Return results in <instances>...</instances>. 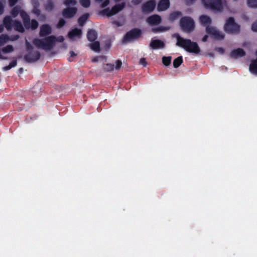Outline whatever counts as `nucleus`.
<instances>
[{
  "instance_id": "1",
  "label": "nucleus",
  "mask_w": 257,
  "mask_h": 257,
  "mask_svg": "<svg viewBox=\"0 0 257 257\" xmlns=\"http://www.w3.org/2000/svg\"><path fill=\"white\" fill-rule=\"evenodd\" d=\"M172 36L176 39V46L183 48L189 53L197 54L200 52V48L196 42H192L190 39H185L181 37L178 33L174 34Z\"/></svg>"
},
{
  "instance_id": "2",
  "label": "nucleus",
  "mask_w": 257,
  "mask_h": 257,
  "mask_svg": "<svg viewBox=\"0 0 257 257\" xmlns=\"http://www.w3.org/2000/svg\"><path fill=\"white\" fill-rule=\"evenodd\" d=\"M64 41V38L62 36L56 38L55 36L51 35L46 37L44 39H34L33 41V43L39 49L50 50L52 49L56 41L63 42Z\"/></svg>"
},
{
  "instance_id": "3",
  "label": "nucleus",
  "mask_w": 257,
  "mask_h": 257,
  "mask_svg": "<svg viewBox=\"0 0 257 257\" xmlns=\"http://www.w3.org/2000/svg\"><path fill=\"white\" fill-rule=\"evenodd\" d=\"M224 30L227 34H237L240 32V26L235 23L233 17H229L224 24Z\"/></svg>"
},
{
  "instance_id": "4",
  "label": "nucleus",
  "mask_w": 257,
  "mask_h": 257,
  "mask_svg": "<svg viewBox=\"0 0 257 257\" xmlns=\"http://www.w3.org/2000/svg\"><path fill=\"white\" fill-rule=\"evenodd\" d=\"M19 14L23 20L25 27H29L30 17L25 11L21 9V7L20 6H17L14 7L11 12V14L13 18L17 17Z\"/></svg>"
},
{
  "instance_id": "5",
  "label": "nucleus",
  "mask_w": 257,
  "mask_h": 257,
  "mask_svg": "<svg viewBox=\"0 0 257 257\" xmlns=\"http://www.w3.org/2000/svg\"><path fill=\"white\" fill-rule=\"evenodd\" d=\"M180 26L181 30L184 32L190 33L195 29L194 21L189 17H182L180 20Z\"/></svg>"
},
{
  "instance_id": "6",
  "label": "nucleus",
  "mask_w": 257,
  "mask_h": 257,
  "mask_svg": "<svg viewBox=\"0 0 257 257\" xmlns=\"http://www.w3.org/2000/svg\"><path fill=\"white\" fill-rule=\"evenodd\" d=\"M202 3L207 9L218 12L223 11L222 0H202Z\"/></svg>"
},
{
  "instance_id": "7",
  "label": "nucleus",
  "mask_w": 257,
  "mask_h": 257,
  "mask_svg": "<svg viewBox=\"0 0 257 257\" xmlns=\"http://www.w3.org/2000/svg\"><path fill=\"white\" fill-rule=\"evenodd\" d=\"M125 7V3L122 2L120 4H116L111 9L108 8L102 10L100 14L102 15H106L107 17H110L122 10Z\"/></svg>"
},
{
  "instance_id": "8",
  "label": "nucleus",
  "mask_w": 257,
  "mask_h": 257,
  "mask_svg": "<svg viewBox=\"0 0 257 257\" xmlns=\"http://www.w3.org/2000/svg\"><path fill=\"white\" fill-rule=\"evenodd\" d=\"M142 32L139 28H134L127 32L123 38V42H127L137 40L141 37Z\"/></svg>"
},
{
  "instance_id": "9",
  "label": "nucleus",
  "mask_w": 257,
  "mask_h": 257,
  "mask_svg": "<svg viewBox=\"0 0 257 257\" xmlns=\"http://www.w3.org/2000/svg\"><path fill=\"white\" fill-rule=\"evenodd\" d=\"M64 9L62 11V15L64 18L70 19L73 18L77 14L78 9L75 7H69Z\"/></svg>"
},
{
  "instance_id": "10",
  "label": "nucleus",
  "mask_w": 257,
  "mask_h": 257,
  "mask_svg": "<svg viewBox=\"0 0 257 257\" xmlns=\"http://www.w3.org/2000/svg\"><path fill=\"white\" fill-rule=\"evenodd\" d=\"M206 32L208 34L213 36L214 39L217 40H222L224 38V35L214 27L207 26L206 28Z\"/></svg>"
},
{
  "instance_id": "11",
  "label": "nucleus",
  "mask_w": 257,
  "mask_h": 257,
  "mask_svg": "<svg viewBox=\"0 0 257 257\" xmlns=\"http://www.w3.org/2000/svg\"><path fill=\"white\" fill-rule=\"evenodd\" d=\"M156 6L155 0H149L144 3L142 6V11L145 14H148L153 12Z\"/></svg>"
},
{
  "instance_id": "12",
  "label": "nucleus",
  "mask_w": 257,
  "mask_h": 257,
  "mask_svg": "<svg viewBox=\"0 0 257 257\" xmlns=\"http://www.w3.org/2000/svg\"><path fill=\"white\" fill-rule=\"evenodd\" d=\"M41 54L39 51H30L24 56V59L28 63H34L40 59Z\"/></svg>"
},
{
  "instance_id": "13",
  "label": "nucleus",
  "mask_w": 257,
  "mask_h": 257,
  "mask_svg": "<svg viewBox=\"0 0 257 257\" xmlns=\"http://www.w3.org/2000/svg\"><path fill=\"white\" fill-rule=\"evenodd\" d=\"M52 32V28L48 24H44L40 27L39 35L44 37L50 35Z\"/></svg>"
},
{
  "instance_id": "14",
  "label": "nucleus",
  "mask_w": 257,
  "mask_h": 257,
  "mask_svg": "<svg viewBox=\"0 0 257 257\" xmlns=\"http://www.w3.org/2000/svg\"><path fill=\"white\" fill-rule=\"evenodd\" d=\"M165 44L164 42L160 40H152L150 44V47L154 50L164 48Z\"/></svg>"
},
{
  "instance_id": "15",
  "label": "nucleus",
  "mask_w": 257,
  "mask_h": 257,
  "mask_svg": "<svg viewBox=\"0 0 257 257\" xmlns=\"http://www.w3.org/2000/svg\"><path fill=\"white\" fill-rule=\"evenodd\" d=\"M161 18L158 15H153L147 19V23L150 25H157L161 22Z\"/></svg>"
},
{
  "instance_id": "16",
  "label": "nucleus",
  "mask_w": 257,
  "mask_h": 257,
  "mask_svg": "<svg viewBox=\"0 0 257 257\" xmlns=\"http://www.w3.org/2000/svg\"><path fill=\"white\" fill-rule=\"evenodd\" d=\"M245 55L244 51L241 48H237L232 50L229 56L230 58L233 59H236L237 58L242 57Z\"/></svg>"
},
{
  "instance_id": "17",
  "label": "nucleus",
  "mask_w": 257,
  "mask_h": 257,
  "mask_svg": "<svg viewBox=\"0 0 257 257\" xmlns=\"http://www.w3.org/2000/svg\"><path fill=\"white\" fill-rule=\"evenodd\" d=\"M169 0H160L157 6V10L159 12L165 11L170 7Z\"/></svg>"
},
{
  "instance_id": "18",
  "label": "nucleus",
  "mask_w": 257,
  "mask_h": 257,
  "mask_svg": "<svg viewBox=\"0 0 257 257\" xmlns=\"http://www.w3.org/2000/svg\"><path fill=\"white\" fill-rule=\"evenodd\" d=\"M13 21L11 16H7L3 20V25L8 31L12 30L13 27Z\"/></svg>"
},
{
  "instance_id": "19",
  "label": "nucleus",
  "mask_w": 257,
  "mask_h": 257,
  "mask_svg": "<svg viewBox=\"0 0 257 257\" xmlns=\"http://www.w3.org/2000/svg\"><path fill=\"white\" fill-rule=\"evenodd\" d=\"M199 20L201 24L206 28L207 26H210L212 22L211 19L207 15L200 16Z\"/></svg>"
},
{
  "instance_id": "20",
  "label": "nucleus",
  "mask_w": 257,
  "mask_h": 257,
  "mask_svg": "<svg viewBox=\"0 0 257 257\" xmlns=\"http://www.w3.org/2000/svg\"><path fill=\"white\" fill-rule=\"evenodd\" d=\"M97 38V33L96 31L93 29H89L87 31V38L90 42L95 41Z\"/></svg>"
},
{
  "instance_id": "21",
  "label": "nucleus",
  "mask_w": 257,
  "mask_h": 257,
  "mask_svg": "<svg viewBox=\"0 0 257 257\" xmlns=\"http://www.w3.org/2000/svg\"><path fill=\"white\" fill-rule=\"evenodd\" d=\"M82 35L81 30L75 28L70 31L68 34V36L70 39H73L75 37H80Z\"/></svg>"
},
{
  "instance_id": "22",
  "label": "nucleus",
  "mask_w": 257,
  "mask_h": 257,
  "mask_svg": "<svg viewBox=\"0 0 257 257\" xmlns=\"http://www.w3.org/2000/svg\"><path fill=\"white\" fill-rule=\"evenodd\" d=\"M13 28L20 33H24L25 32V29L21 22L18 20L14 21Z\"/></svg>"
},
{
  "instance_id": "23",
  "label": "nucleus",
  "mask_w": 257,
  "mask_h": 257,
  "mask_svg": "<svg viewBox=\"0 0 257 257\" xmlns=\"http://www.w3.org/2000/svg\"><path fill=\"white\" fill-rule=\"evenodd\" d=\"M249 69L251 73L257 74V58L251 61Z\"/></svg>"
},
{
  "instance_id": "24",
  "label": "nucleus",
  "mask_w": 257,
  "mask_h": 257,
  "mask_svg": "<svg viewBox=\"0 0 257 257\" xmlns=\"http://www.w3.org/2000/svg\"><path fill=\"white\" fill-rule=\"evenodd\" d=\"M92 42L89 44L90 49L96 52H99L100 51V43L96 41Z\"/></svg>"
},
{
  "instance_id": "25",
  "label": "nucleus",
  "mask_w": 257,
  "mask_h": 257,
  "mask_svg": "<svg viewBox=\"0 0 257 257\" xmlns=\"http://www.w3.org/2000/svg\"><path fill=\"white\" fill-rule=\"evenodd\" d=\"M182 16L181 12L175 11L171 13L169 16V20L171 22H174Z\"/></svg>"
},
{
  "instance_id": "26",
  "label": "nucleus",
  "mask_w": 257,
  "mask_h": 257,
  "mask_svg": "<svg viewBox=\"0 0 257 257\" xmlns=\"http://www.w3.org/2000/svg\"><path fill=\"white\" fill-rule=\"evenodd\" d=\"M89 17V14L88 13H86L80 17L78 19V23L79 25L81 27H82L85 24V22L87 20Z\"/></svg>"
},
{
  "instance_id": "27",
  "label": "nucleus",
  "mask_w": 257,
  "mask_h": 257,
  "mask_svg": "<svg viewBox=\"0 0 257 257\" xmlns=\"http://www.w3.org/2000/svg\"><path fill=\"white\" fill-rule=\"evenodd\" d=\"M183 63V57L182 56H179L175 59L173 61V67L175 68L179 67L181 64Z\"/></svg>"
},
{
  "instance_id": "28",
  "label": "nucleus",
  "mask_w": 257,
  "mask_h": 257,
  "mask_svg": "<svg viewBox=\"0 0 257 257\" xmlns=\"http://www.w3.org/2000/svg\"><path fill=\"white\" fill-rule=\"evenodd\" d=\"M29 26V27L26 28V29H29L31 28L32 30H36L38 27L39 24L35 19H33L31 21L30 20Z\"/></svg>"
},
{
  "instance_id": "29",
  "label": "nucleus",
  "mask_w": 257,
  "mask_h": 257,
  "mask_svg": "<svg viewBox=\"0 0 257 257\" xmlns=\"http://www.w3.org/2000/svg\"><path fill=\"white\" fill-rule=\"evenodd\" d=\"M45 10L47 11H52L54 8V4L51 0H49L45 6Z\"/></svg>"
},
{
  "instance_id": "30",
  "label": "nucleus",
  "mask_w": 257,
  "mask_h": 257,
  "mask_svg": "<svg viewBox=\"0 0 257 257\" xmlns=\"http://www.w3.org/2000/svg\"><path fill=\"white\" fill-rule=\"evenodd\" d=\"M171 60L172 57L171 56H163L162 57V63L165 66H168L171 64Z\"/></svg>"
},
{
  "instance_id": "31",
  "label": "nucleus",
  "mask_w": 257,
  "mask_h": 257,
  "mask_svg": "<svg viewBox=\"0 0 257 257\" xmlns=\"http://www.w3.org/2000/svg\"><path fill=\"white\" fill-rule=\"evenodd\" d=\"M17 61L16 60H14L12 61L9 65L5 66L3 69L4 71H8L11 69L12 68L14 67L17 66Z\"/></svg>"
},
{
  "instance_id": "32",
  "label": "nucleus",
  "mask_w": 257,
  "mask_h": 257,
  "mask_svg": "<svg viewBox=\"0 0 257 257\" xmlns=\"http://www.w3.org/2000/svg\"><path fill=\"white\" fill-rule=\"evenodd\" d=\"M103 69L105 72H111L114 69V65L107 63L103 65Z\"/></svg>"
},
{
  "instance_id": "33",
  "label": "nucleus",
  "mask_w": 257,
  "mask_h": 257,
  "mask_svg": "<svg viewBox=\"0 0 257 257\" xmlns=\"http://www.w3.org/2000/svg\"><path fill=\"white\" fill-rule=\"evenodd\" d=\"M2 51L4 53H8L13 52L14 51V48L13 46L9 45L3 48Z\"/></svg>"
},
{
  "instance_id": "34",
  "label": "nucleus",
  "mask_w": 257,
  "mask_h": 257,
  "mask_svg": "<svg viewBox=\"0 0 257 257\" xmlns=\"http://www.w3.org/2000/svg\"><path fill=\"white\" fill-rule=\"evenodd\" d=\"M9 40V37L6 35L0 36V46L4 45Z\"/></svg>"
},
{
  "instance_id": "35",
  "label": "nucleus",
  "mask_w": 257,
  "mask_h": 257,
  "mask_svg": "<svg viewBox=\"0 0 257 257\" xmlns=\"http://www.w3.org/2000/svg\"><path fill=\"white\" fill-rule=\"evenodd\" d=\"M77 2L76 0H65L64 4L66 6H75L77 5Z\"/></svg>"
},
{
  "instance_id": "36",
  "label": "nucleus",
  "mask_w": 257,
  "mask_h": 257,
  "mask_svg": "<svg viewBox=\"0 0 257 257\" xmlns=\"http://www.w3.org/2000/svg\"><path fill=\"white\" fill-rule=\"evenodd\" d=\"M80 3L83 7L85 8H88L90 6V0H80Z\"/></svg>"
},
{
  "instance_id": "37",
  "label": "nucleus",
  "mask_w": 257,
  "mask_h": 257,
  "mask_svg": "<svg viewBox=\"0 0 257 257\" xmlns=\"http://www.w3.org/2000/svg\"><path fill=\"white\" fill-rule=\"evenodd\" d=\"M247 4L250 8H257V0H247Z\"/></svg>"
},
{
  "instance_id": "38",
  "label": "nucleus",
  "mask_w": 257,
  "mask_h": 257,
  "mask_svg": "<svg viewBox=\"0 0 257 257\" xmlns=\"http://www.w3.org/2000/svg\"><path fill=\"white\" fill-rule=\"evenodd\" d=\"M66 24V21L64 19H60L57 25V28H61L63 27Z\"/></svg>"
},
{
  "instance_id": "39",
  "label": "nucleus",
  "mask_w": 257,
  "mask_h": 257,
  "mask_svg": "<svg viewBox=\"0 0 257 257\" xmlns=\"http://www.w3.org/2000/svg\"><path fill=\"white\" fill-rule=\"evenodd\" d=\"M32 12L33 14H34L35 15H36L37 16V17H39L40 16V14H41V11L40 10L36 7H34L33 9V11H32Z\"/></svg>"
},
{
  "instance_id": "40",
  "label": "nucleus",
  "mask_w": 257,
  "mask_h": 257,
  "mask_svg": "<svg viewBox=\"0 0 257 257\" xmlns=\"http://www.w3.org/2000/svg\"><path fill=\"white\" fill-rule=\"evenodd\" d=\"M115 69L117 70L120 69L122 66V62L120 60H117L116 62Z\"/></svg>"
},
{
  "instance_id": "41",
  "label": "nucleus",
  "mask_w": 257,
  "mask_h": 257,
  "mask_svg": "<svg viewBox=\"0 0 257 257\" xmlns=\"http://www.w3.org/2000/svg\"><path fill=\"white\" fill-rule=\"evenodd\" d=\"M26 46L27 51L28 52H30V51H32V50L33 49V47L31 45V44L27 41H26Z\"/></svg>"
},
{
  "instance_id": "42",
  "label": "nucleus",
  "mask_w": 257,
  "mask_h": 257,
  "mask_svg": "<svg viewBox=\"0 0 257 257\" xmlns=\"http://www.w3.org/2000/svg\"><path fill=\"white\" fill-rule=\"evenodd\" d=\"M19 0H9V5L11 7L15 6Z\"/></svg>"
},
{
  "instance_id": "43",
  "label": "nucleus",
  "mask_w": 257,
  "mask_h": 257,
  "mask_svg": "<svg viewBox=\"0 0 257 257\" xmlns=\"http://www.w3.org/2000/svg\"><path fill=\"white\" fill-rule=\"evenodd\" d=\"M215 50L220 54H223L225 52L224 49L221 47H217Z\"/></svg>"
},
{
  "instance_id": "44",
  "label": "nucleus",
  "mask_w": 257,
  "mask_h": 257,
  "mask_svg": "<svg viewBox=\"0 0 257 257\" xmlns=\"http://www.w3.org/2000/svg\"><path fill=\"white\" fill-rule=\"evenodd\" d=\"M251 29L253 32H257V21L252 24Z\"/></svg>"
},
{
  "instance_id": "45",
  "label": "nucleus",
  "mask_w": 257,
  "mask_h": 257,
  "mask_svg": "<svg viewBox=\"0 0 257 257\" xmlns=\"http://www.w3.org/2000/svg\"><path fill=\"white\" fill-rule=\"evenodd\" d=\"M70 57L68 58L69 61L71 62L73 60L71 59V57H75L76 56V54L73 51H71L70 52Z\"/></svg>"
},
{
  "instance_id": "46",
  "label": "nucleus",
  "mask_w": 257,
  "mask_h": 257,
  "mask_svg": "<svg viewBox=\"0 0 257 257\" xmlns=\"http://www.w3.org/2000/svg\"><path fill=\"white\" fill-rule=\"evenodd\" d=\"M140 64L143 65L144 67L146 66L147 65V63L146 62V59L145 58H142L140 60Z\"/></svg>"
},
{
  "instance_id": "47",
  "label": "nucleus",
  "mask_w": 257,
  "mask_h": 257,
  "mask_svg": "<svg viewBox=\"0 0 257 257\" xmlns=\"http://www.w3.org/2000/svg\"><path fill=\"white\" fill-rule=\"evenodd\" d=\"M109 4V0H105L101 5V8H104L107 6Z\"/></svg>"
},
{
  "instance_id": "48",
  "label": "nucleus",
  "mask_w": 257,
  "mask_h": 257,
  "mask_svg": "<svg viewBox=\"0 0 257 257\" xmlns=\"http://www.w3.org/2000/svg\"><path fill=\"white\" fill-rule=\"evenodd\" d=\"M4 12V7L2 3L0 1V15H2Z\"/></svg>"
},
{
  "instance_id": "49",
  "label": "nucleus",
  "mask_w": 257,
  "mask_h": 257,
  "mask_svg": "<svg viewBox=\"0 0 257 257\" xmlns=\"http://www.w3.org/2000/svg\"><path fill=\"white\" fill-rule=\"evenodd\" d=\"M142 0H133L132 3L135 5H138L141 3Z\"/></svg>"
},
{
  "instance_id": "50",
  "label": "nucleus",
  "mask_w": 257,
  "mask_h": 257,
  "mask_svg": "<svg viewBox=\"0 0 257 257\" xmlns=\"http://www.w3.org/2000/svg\"><path fill=\"white\" fill-rule=\"evenodd\" d=\"M161 30H162V28L161 27L152 29V31L154 33H157V32H160Z\"/></svg>"
},
{
  "instance_id": "51",
  "label": "nucleus",
  "mask_w": 257,
  "mask_h": 257,
  "mask_svg": "<svg viewBox=\"0 0 257 257\" xmlns=\"http://www.w3.org/2000/svg\"><path fill=\"white\" fill-rule=\"evenodd\" d=\"M208 38V36L207 35H205L203 36V37L202 39V41L203 42H206L207 41Z\"/></svg>"
},
{
  "instance_id": "52",
  "label": "nucleus",
  "mask_w": 257,
  "mask_h": 257,
  "mask_svg": "<svg viewBox=\"0 0 257 257\" xmlns=\"http://www.w3.org/2000/svg\"><path fill=\"white\" fill-rule=\"evenodd\" d=\"M196 0H186V3L188 5L192 4L194 2H195Z\"/></svg>"
},
{
  "instance_id": "53",
  "label": "nucleus",
  "mask_w": 257,
  "mask_h": 257,
  "mask_svg": "<svg viewBox=\"0 0 257 257\" xmlns=\"http://www.w3.org/2000/svg\"><path fill=\"white\" fill-rule=\"evenodd\" d=\"M4 27L5 26H4L3 24L0 25V33H2L3 32Z\"/></svg>"
},
{
  "instance_id": "54",
  "label": "nucleus",
  "mask_w": 257,
  "mask_h": 257,
  "mask_svg": "<svg viewBox=\"0 0 257 257\" xmlns=\"http://www.w3.org/2000/svg\"><path fill=\"white\" fill-rule=\"evenodd\" d=\"M39 17H40V19H46V17L44 15L40 14V16H39Z\"/></svg>"
},
{
  "instance_id": "55",
  "label": "nucleus",
  "mask_w": 257,
  "mask_h": 257,
  "mask_svg": "<svg viewBox=\"0 0 257 257\" xmlns=\"http://www.w3.org/2000/svg\"><path fill=\"white\" fill-rule=\"evenodd\" d=\"M19 38V36L18 35H16V36H14L13 40H17Z\"/></svg>"
},
{
  "instance_id": "56",
  "label": "nucleus",
  "mask_w": 257,
  "mask_h": 257,
  "mask_svg": "<svg viewBox=\"0 0 257 257\" xmlns=\"http://www.w3.org/2000/svg\"><path fill=\"white\" fill-rule=\"evenodd\" d=\"M103 0H95V1L97 3H101L103 1Z\"/></svg>"
},
{
  "instance_id": "57",
  "label": "nucleus",
  "mask_w": 257,
  "mask_h": 257,
  "mask_svg": "<svg viewBox=\"0 0 257 257\" xmlns=\"http://www.w3.org/2000/svg\"><path fill=\"white\" fill-rule=\"evenodd\" d=\"M19 71H20V72H21V73H22V72H23V69L22 68H20V69H19Z\"/></svg>"
},
{
  "instance_id": "58",
  "label": "nucleus",
  "mask_w": 257,
  "mask_h": 257,
  "mask_svg": "<svg viewBox=\"0 0 257 257\" xmlns=\"http://www.w3.org/2000/svg\"><path fill=\"white\" fill-rule=\"evenodd\" d=\"M93 62H96L97 61V60H96V58H94L92 60Z\"/></svg>"
},
{
  "instance_id": "59",
  "label": "nucleus",
  "mask_w": 257,
  "mask_h": 257,
  "mask_svg": "<svg viewBox=\"0 0 257 257\" xmlns=\"http://www.w3.org/2000/svg\"><path fill=\"white\" fill-rule=\"evenodd\" d=\"M255 55H256V56H257V50H256V52H255Z\"/></svg>"
}]
</instances>
